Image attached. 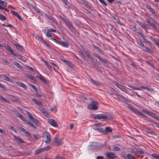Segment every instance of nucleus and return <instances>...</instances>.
I'll return each mask as SVG.
<instances>
[{
	"label": "nucleus",
	"mask_w": 159,
	"mask_h": 159,
	"mask_svg": "<svg viewBox=\"0 0 159 159\" xmlns=\"http://www.w3.org/2000/svg\"><path fill=\"white\" fill-rule=\"evenodd\" d=\"M137 22L140 26L143 28L145 30H148V27H147L145 24L143 23L141 21H138Z\"/></svg>",
	"instance_id": "obj_19"
},
{
	"label": "nucleus",
	"mask_w": 159,
	"mask_h": 159,
	"mask_svg": "<svg viewBox=\"0 0 159 159\" xmlns=\"http://www.w3.org/2000/svg\"><path fill=\"white\" fill-rule=\"evenodd\" d=\"M13 138L16 141H17L18 142L21 143H25L23 140L20 137H17L15 135H14Z\"/></svg>",
	"instance_id": "obj_15"
},
{
	"label": "nucleus",
	"mask_w": 159,
	"mask_h": 159,
	"mask_svg": "<svg viewBox=\"0 0 159 159\" xmlns=\"http://www.w3.org/2000/svg\"><path fill=\"white\" fill-rule=\"evenodd\" d=\"M137 153H139L140 154H144V152L142 149L138 148V151Z\"/></svg>",
	"instance_id": "obj_57"
},
{
	"label": "nucleus",
	"mask_w": 159,
	"mask_h": 159,
	"mask_svg": "<svg viewBox=\"0 0 159 159\" xmlns=\"http://www.w3.org/2000/svg\"><path fill=\"white\" fill-rule=\"evenodd\" d=\"M120 98H121L122 99L125 101L128 102V103H130L131 102V101L127 99L126 97H124L123 95H122V94L120 95Z\"/></svg>",
	"instance_id": "obj_33"
},
{
	"label": "nucleus",
	"mask_w": 159,
	"mask_h": 159,
	"mask_svg": "<svg viewBox=\"0 0 159 159\" xmlns=\"http://www.w3.org/2000/svg\"><path fill=\"white\" fill-rule=\"evenodd\" d=\"M146 132L148 134H154L155 132L150 129H147L146 130Z\"/></svg>",
	"instance_id": "obj_43"
},
{
	"label": "nucleus",
	"mask_w": 159,
	"mask_h": 159,
	"mask_svg": "<svg viewBox=\"0 0 159 159\" xmlns=\"http://www.w3.org/2000/svg\"><path fill=\"white\" fill-rule=\"evenodd\" d=\"M148 115L159 121V117L156 116L154 113L150 112Z\"/></svg>",
	"instance_id": "obj_29"
},
{
	"label": "nucleus",
	"mask_w": 159,
	"mask_h": 159,
	"mask_svg": "<svg viewBox=\"0 0 159 159\" xmlns=\"http://www.w3.org/2000/svg\"><path fill=\"white\" fill-rule=\"evenodd\" d=\"M28 124H29L33 128L35 129L36 128V127L34 125V124L31 122L30 120H27V121H26Z\"/></svg>",
	"instance_id": "obj_31"
},
{
	"label": "nucleus",
	"mask_w": 159,
	"mask_h": 159,
	"mask_svg": "<svg viewBox=\"0 0 159 159\" xmlns=\"http://www.w3.org/2000/svg\"><path fill=\"white\" fill-rule=\"evenodd\" d=\"M77 2L78 3H80L82 4H84L86 3L87 2V1H86V0H77Z\"/></svg>",
	"instance_id": "obj_52"
},
{
	"label": "nucleus",
	"mask_w": 159,
	"mask_h": 159,
	"mask_svg": "<svg viewBox=\"0 0 159 159\" xmlns=\"http://www.w3.org/2000/svg\"><path fill=\"white\" fill-rule=\"evenodd\" d=\"M48 123L53 127H57L58 126V124L57 122L54 120L52 119H49Z\"/></svg>",
	"instance_id": "obj_12"
},
{
	"label": "nucleus",
	"mask_w": 159,
	"mask_h": 159,
	"mask_svg": "<svg viewBox=\"0 0 159 159\" xmlns=\"http://www.w3.org/2000/svg\"><path fill=\"white\" fill-rule=\"evenodd\" d=\"M138 151V148H133L131 152L133 153H137Z\"/></svg>",
	"instance_id": "obj_60"
},
{
	"label": "nucleus",
	"mask_w": 159,
	"mask_h": 159,
	"mask_svg": "<svg viewBox=\"0 0 159 159\" xmlns=\"http://www.w3.org/2000/svg\"><path fill=\"white\" fill-rule=\"evenodd\" d=\"M42 152H43L42 148H41L36 150L35 151L34 153L35 154L37 155Z\"/></svg>",
	"instance_id": "obj_40"
},
{
	"label": "nucleus",
	"mask_w": 159,
	"mask_h": 159,
	"mask_svg": "<svg viewBox=\"0 0 159 159\" xmlns=\"http://www.w3.org/2000/svg\"><path fill=\"white\" fill-rule=\"evenodd\" d=\"M130 29L133 31L137 33H138V31H139L136 27L134 26H130Z\"/></svg>",
	"instance_id": "obj_32"
},
{
	"label": "nucleus",
	"mask_w": 159,
	"mask_h": 159,
	"mask_svg": "<svg viewBox=\"0 0 159 159\" xmlns=\"http://www.w3.org/2000/svg\"><path fill=\"white\" fill-rule=\"evenodd\" d=\"M16 48L20 51L24 53L25 52V50L23 48L22 46L16 43H15Z\"/></svg>",
	"instance_id": "obj_14"
},
{
	"label": "nucleus",
	"mask_w": 159,
	"mask_h": 159,
	"mask_svg": "<svg viewBox=\"0 0 159 159\" xmlns=\"http://www.w3.org/2000/svg\"><path fill=\"white\" fill-rule=\"evenodd\" d=\"M56 159H65L63 157L61 156H59V155L57 154L56 155Z\"/></svg>",
	"instance_id": "obj_58"
},
{
	"label": "nucleus",
	"mask_w": 159,
	"mask_h": 159,
	"mask_svg": "<svg viewBox=\"0 0 159 159\" xmlns=\"http://www.w3.org/2000/svg\"><path fill=\"white\" fill-rule=\"evenodd\" d=\"M39 109L44 114V115L45 116H47L48 115V112L44 108L42 107H39Z\"/></svg>",
	"instance_id": "obj_17"
},
{
	"label": "nucleus",
	"mask_w": 159,
	"mask_h": 159,
	"mask_svg": "<svg viewBox=\"0 0 159 159\" xmlns=\"http://www.w3.org/2000/svg\"><path fill=\"white\" fill-rule=\"evenodd\" d=\"M126 159H136L131 154H128L126 156H123Z\"/></svg>",
	"instance_id": "obj_20"
},
{
	"label": "nucleus",
	"mask_w": 159,
	"mask_h": 159,
	"mask_svg": "<svg viewBox=\"0 0 159 159\" xmlns=\"http://www.w3.org/2000/svg\"><path fill=\"white\" fill-rule=\"evenodd\" d=\"M32 154V152L30 151H27L25 152L24 154L23 155L24 156H30Z\"/></svg>",
	"instance_id": "obj_34"
},
{
	"label": "nucleus",
	"mask_w": 159,
	"mask_h": 159,
	"mask_svg": "<svg viewBox=\"0 0 159 159\" xmlns=\"http://www.w3.org/2000/svg\"><path fill=\"white\" fill-rule=\"evenodd\" d=\"M80 47L82 50L81 51L87 56V57L89 59L92 60V61H93V59L90 55L89 51L87 50L82 45H81Z\"/></svg>",
	"instance_id": "obj_7"
},
{
	"label": "nucleus",
	"mask_w": 159,
	"mask_h": 159,
	"mask_svg": "<svg viewBox=\"0 0 159 159\" xmlns=\"http://www.w3.org/2000/svg\"><path fill=\"white\" fill-rule=\"evenodd\" d=\"M100 147V144L97 142H94L89 146L88 148L89 150H95L98 149Z\"/></svg>",
	"instance_id": "obj_6"
},
{
	"label": "nucleus",
	"mask_w": 159,
	"mask_h": 159,
	"mask_svg": "<svg viewBox=\"0 0 159 159\" xmlns=\"http://www.w3.org/2000/svg\"><path fill=\"white\" fill-rule=\"evenodd\" d=\"M27 4L29 6L31 7L33 9H35L36 7H35L32 4H31L29 2H27Z\"/></svg>",
	"instance_id": "obj_62"
},
{
	"label": "nucleus",
	"mask_w": 159,
	"mask_h": 159,
	"mask_svg": "<svg viewBox=\"0 0 159 159\" xmlns=\"http://www.w3.org/2000/svg\"><path fill=\"white\" fill-rule=\"evenodd\" d=\"M52 34V33L50 31L48 30L47 31L46 33V35L47 37H48V38L51 37H52V36L51 37ZM52 37H53L52 36ZM52 39V38H51V39Z\"/></svg>",
	"instance_id": "obj_44"
},
{
	"label": "nucleus",
	"mask_w": 159,
	"mask_h": 159,
	"mask_svg": "<svg viewBox=\"0 0 159 159\" xmlns=\"http://www.w3.org/2000/svg\"><path fill=\"white\" fill-rule=\"evenodd\" d=\"M11 12L13 15L18 17L20 20L21 21L22 20V19L21 17H20V16L16 12H15L12 10H11Z\"/></svg>",
	"instance_id": "obj_16"
},
{
	"label": "nucleus",
	"mask_w": 159,
	"mask_h": 159,
	"mask_svg": "<svg viewBox=\"0 0 159 159\" xmlns=\"http://www.w3.org/2000/svg\"><path fill=\"white\" fill-rule=\"evenodd\" d=\"M136 42L139 45L142 46L143 47H145V45L143 43L141 40L137 39L136 40Z\"/></svg>",
	"instance_id": "obj_26"
},
{
	"label": "nucleus",
	"mask_w": 159,
	"mask_h": 159,
	"mask_svg": "<svg viewBox=\"0 0 159 159\" xmlns=\"http://www.w3.org/2000/svg\"><path fill=\"white\" fill-rule=\"evenodd\" d=\"M16 116L20 118L24 122L27 121V120H26L25 118L21 114L19 113H16Z\"/></svg>",
	"instance_id": "obj_22"
},
{
	"label": "nucleus",
	"mask_w": 159,
	"mask_h": 159,
	"mask_svg": "<svg viewBox=\"0 0 159 159\" xmlns=\"http://www.w3.org/2000/svg\"><path fill=\"white\" fill-rule=\"evenodd\" d=\"M18 84L20 87L23 88L25 89H27L26 85L24 83L21 82H19V83H18Z\"/></svg>",
	"instance_id": "obj_28"
},
{
	"label": "nucleus",
	"mask_w": 159,
	"mask_h": 159,
	"mask_svg": "<svg viewBox=\"0 0 159 159\" xmlns=\"http://www.w3.org/2000/svg\"><path fill=\"white\" fill-rule=\"evenodd\" d=\"M5 48L10 52L11 54H13L14 56L17 57L19 59H20V60L22 61L25 62V61L24 60V59L22 58V56L21 55L14 53L13 52L12 50L11 49V48L10 47H9L8 45H7L6 46Z\"/></svg>",
	"instance_id": "obj_5"
},
{
	"label": "nucleus",
	"mask_w": 159,
	"mask_h": 159,
	"mask_svg": "<svg viewBox=\"0 0 159 159\" xmlns=\"http://www.w3.org/2000/svg\"><path fill=\"white\" fill-rule=\"evenodd\" d=\"M0 4H2L3 7H6L7 5V3L6 2H4L2 1H1L0 0Z\"/></svg>",
	"instance_id": "obj_45"
},
{
	"label": "nucleus",
	"mask_w": 159,
	"mask_h": 159,
	"mask_svg": "<svg viewBox=\"0 0 159 159\" xmlns=\"http://www.w3.org/2000/svg\"><path fill=\"white\" fill-rule=\"evenodd\" d=\"M52 40L55 42L61 45V46L68 48L69 45V43L68 42H63L60 40H58L56 39L53 38L52 37L51 39Z\"/></svg>",
	"instance_id": "obj_4"
},
{
	"label": "nucleus",
	"mask_w": 159,
	"mask_h": 159,
	"mask_svg": "<svg viewBox=\"0 0 159 159\" xmlns=\"http://www.w3.org/2000/svg\"><path fill=\"white\" fill-rule=\"evenodd\" d=\"M53 141V144L56 146H59L60 145H62L63 143L62 140L61 139L57 137H54Z\"/></svg>",
	"instance_id": "obj_8"
},
{
	"label": "nucleus",
	"mask_w": 159,
	"mask_h": 159,
	"mask_svg": "<svg viewBox=\"0 0 159 159\" xmlns=\"http://www.w3.org/2000/svg\"><path fill=\"white\" fill-rule=\"evenodd\" d=\"M146 7L152 14H155V11L153 8L151 7L149 5L146 4L145 6Z\"/></svg>",
	"instance_id": "obj_18"
},
{
	"label": "nucleus",
	"mask_w": 159,
	"mask_h": 159,
	"mask_svg": "<svg viewBox=\"0 0 159 159\" xmlns=\"http://www.w3.org/2000/svg\"><path fill=\"white\" fill-rule=\"evenodd\" d=\"M98 106L99 104L97 102L93 101L88 105L87 108L91 110H96L98 109Z\"/></svg>",
	"instance_id": "obj_3"
},
{
	"label": "nucleus",
	"mask_w": 159,
	"mask_h": 159,
	"mask_svg": "<svg viewBox=\"0 0 159 159\" xmlns=\"http://www.w3.org/2000/svg\"><path fill=\"white\" fill-rule=\"evenodd\" d=\"M105 130L107 133L111 132L112 131L111 129L109 127H106Z\"/></svg>",
	"instance_id": "obj_42"
},
{
	"label": "nucleus",
	"mask_w": 159,
	"mask_h": 159,
	"mask_svg": "<svg viewBox=\"0 0 159 159\" xmlns=\"http://www.w3.org/2000/svg\"><path fill=\"white\" fill-rule=\"evenodd\" d=\"M42 137L43 139H45L44 140V142L47 143H49L51 140V135L47 131H45L43 132Z\"/></svg>",
	"instance_id": "obj_2"
},
{
	"label": "nucleus",
	"mask_w": 159,
	"mask_h": 159,
	"mask_svg": "<svg viewBox=\"0 0 159 159\" xmlns=\"http://www.w3.org/2000/svg\"><path fill=\"white\" fill-rule=\"evenodd\" d=\"M13 64L15 66L18 68L21 69L22 67V66L16 61H14Z\"/></svg>",
	"instance_id": "obj_48"
},
{
	"label": "nucleus",
	"mask_w": 159,
	"mask_h": 159,
	"mask_svg": "<svg viewBox=\"0 0 159 159\" xmlns=\"http://www.w3.org/2000/svg\"><path fill=\"white\" fill-rule=\"evenodd\" d=\"M94 119H110V118H108L107 116L102 115V114H97L94 116Z\"/></svg>",
	"instance_id": "obj_9"
},
{
	"label": "nucleus",
	"mask_w": 159,
	"mask_h": 159,
	"mask_svg": "<svg viewBox=\"0 0 159 159\" xmlns=\"http://www.w3.org/2000/svg\"><path fill=\"white\" fill-rule=\"evenodd\" d=\"M93 128L94 130L99 131L100 133H103L104 132L103 129L102 128L98 126V124H95L93 125Z\"/></svg>",
	"instance_id": "obj_13"
},
{
	"label": "nucleus",
	"mask_w": 159,
	"mask_h": 159,
	"mask_svg": "<svg viewBox=\"0 0 159 159\" xmlns=\"http://www.w3.org/2000/svg\"><path fill=\"white\" fill-rule=\"evenodd\" d=\"M107 27L111 30H113V26L110 24L107 25Z\"/></svg>",
	"instance_id": "obj_64"
},
{
	"label": "nucleus",
	"mask_w": 159,
	"mask_h": 159,
	"mask_svg": "<svg viewBox=\"0 0 159 159\" xmlns=\"http://www.w3.org/2000/svg\"><path fill=\"white\" fill-rule=\"evenodd\" d=\"M25 133V135L28 136L29 138H32L31 134L29 132L26 131Z\"/></svg>",
	"instance_id": "obj_55"
},
{
	"label": "nucleus",
	"mask_w": 159,
	"mask_h": 159,
	"mask_svg": "<svg viewBox=\"0 0 159 159\" xmlns=\"http://www.w3.org/2000/svg\"><path fill=\"white\" fill-rule=\"evenodd\" d=\"M35 37L37 39L39 40L41 42L43 40V39L42 37L39 36L38 34H36L35 36Z\"/></svg>",
	"instance_id": "obj_51"
},
{
	"label": "nucleus",
	"mask_w": 159,
	"mask_h": 159,
	"mask_svg": "<svg viewBox=\"0 0 159 159\" xmlns=\"http://www.w3.org/2000/svg\"><path fill=\"white\" fill-rule=\"evenodd\" d=\"M105 156L108 159H114L116 157L115 154L112 152H107Z\"/></svg>",
	"instance_id": "obj_11"
},
{
	"label": "nucleus",
	"mask_w": 159,
	"mask_h": 159,
	"mask_svg": "<svg viewBox=\"0 0 159 159\" xmlns=\"http://www.w3.org/2000/svg\"><path fill=\"white\" fill-rule=\"evenodd\" d=\"M30 85L33 88L35 92H38V89L34 85L31 84Z\"/></svg>",
	"instance_id": "obj_50"
},
{
	"label": "nucleus",
	"mask_w": 159,
	"mask_h": 159,
	"mask_svg": "<svg viewBox=\"0 0 159 159\" xmlns=\"http://www.w3.org/2000/svg\"><path fill=\"white\" fill-rule=\"evenodd\" d=\"M43 62L45 63V64L48 67L50 68L51 69L52 68L51 66L49 64L47 61H43Z\"/></svg>",
	"instance_id": "obj_63"
},
{
	"label": "nucleus",
	"mask_w": 159,
	"mask_h": 159,
	"mask_svg": "<svg viewBox=\"0 0 159 159\" xmlns=\"http://www.w3.org/2000/svg\"><path fill=\"white\" fill-rule=\"evenodd\" d=\"M138 33L140 35L141 37L143 38V39L146 42L150 44V42L148 41L147 39H146L144 36L143 35V34L141 33L138 32Z\"/></svg>",
	"instance_id": "obj_25"
},
{
	"label": "nucleus",
	"mask_w": 159,
	"mask_h": 159,
	"mask_svg": "<svg viewBox=\"0 0 159 159\" xmlns=\"http://www.w3.org/2000/svg\"><path fill=\"white\" fill-rule=\"evenodd\" d=\"M26 76L29 79H31L32 80H34V78L30 74L27 73L26 74Z\"/></svg>",
	"instance_id": "obj_39"
},
{
	"label": "nucleus",
	"mask_w": 159,
	"mask_h": 159,
	"mask_svg": "<svg viewBox=\"0 0 159 159\" xmlns=\"http://www.w3.org/2000/svg\"><path fill=\"white\" fill-rule=\"evenodd\" d=\"M149 38L151 39L152 41H154L155 43V44L157 46L158 45H159V42L156 39H155L153 38L151 36L149 37Z\"/></svg>",
	"instance_id": "obj_36"
},
{
	"label": "nucleus",
	"mask_w": 159,
	"mask_h": 159,
	"mask_svg": "<svg viewBox=\"0 0 159 159\" xmlns=\"http://www.w3.org/2000/svg\"><path fill=\"white\" fill-rule=\"evenodd\" d=\"M74 23L78 25H80L81 24V22L79 20H75Z\"/></svg>",
	"instance_id": "obj_59"
},
{
	"label": "nucleus",
	"mask_w": 159,
	"mask_h": 159,
	"mask_svg": "<svg viewBox=\"0 0 159 159\" xmlns=\"http://www.w3.org/2000/svg\"><path fill=\"white\" fill-rule=\"evenodd\" d=\"M115 84L116 85L119 89H120L122 91L126 92L127 90L126 89V87L123 86V85L119 84L118 82L115 81L114 82Z\"/></svg>",
	"instance_id": "obj_10"
},
{
	"label": "nucleus",
	"mask_w": 159,
	"mask_h": 159,
	"mask_svg": "<svg viewBox=\"0 0 159 159\" xmlns=\"http://www.w3.org/2000/svg\"><path fill=\"white\" fill-rule=\"evenodd\" d=\"M26 113H27V115L28 116H29V118L31 120L32 119H33V118H34V117H33V116H32V115L31 114V113H30V112H28V111H26Z\"/></svg>",
	"instance_id": "obj_49"
},
{
	"label": "nucleus",
	"mask_w": 159,
	"mask_h": 159,
	"mask_svg": "<svg viewBox=\"0 0 159 159\" xmlns=\"http://www.w3.org/2000/svg\"><path fill=\"white\" fill-rule=\"evenodd\" d=\"M45 15L48 18V19L51 20L52 21V22L55 23L57 21L56 20L54 17H52L50 15H48V14L46 13L45 14Z\"/></svg>",
	"instance_id": "obj_21"
},
{
	"label": "nucleus",
	"mask_w": 159,
	"mask_h": 159,
	"mask_svg": "<svg viewBox=\"0 0 159 159\" xmlns=\"http://www.w3.org/2000/svg\"><path fill=\"white\" fill-rule=\"evenodd\" d=\"M143 48H145L146 49V51L147 52L149 53H152L153 52V51L147 47L145 46V47H143Z\"/></svg>",
	"instance_id": "obj_41"
},
{
	"label": "nucleus",
	"mask_w": 159,
	"mask_h": 159,
	"mask_svg": "<svg viewBox=\"0 0 159 159\" xmlns=\"http://www.w3.org/2000/svg\"><path fill=\"white\" fill-rule=\"evenodd\" d=\"M74 58L75 60L80 63H82V61L77 56H74Z\"/></svg>",
	"instance_id": "obj_37"
},
{
	"label": "nucleus",
	"mask_w": 159,
	"mask_h": 159,
	"mask_svg": "<svg viewBox=\"0 0 159 159\" xmlns=\"http://www.w3.org/2000/svg\"><path fill=\"white\" fill-rule=\"evenodd\" d=\"M6 17L4 15L0 14V19L2 20H5L6 19Z\"/></svg>",
	"instance_id": "obj_56"
},
{
	"label": "nucleus",
	"mask_w": 159,
	"mask_h": 159,
	"mask_svg": "<svg viewBox=\"0 0 159 159\" xmlns=\"http://www.w3.org/2000/svg\"><path fill=\"white\" fill-rule=\"evenodd\" d=\"M32 100L34 102H35V104H36V105L38 106H41L42 105L41 102L39 101H38L36 99L34 98H32Z\"/></svg>",
	"instance_id": "obj_23"
},
{
	"label": "nucleus",
	"mask_w": 159,
	"mask_h": 159,
	"mask_svg": "<svg viewBox=\"0 0 159 159\" xmlns=\"http://www.w3.org/2000/svg\"><path fill=\"white\" fill-rule=\"evenodd\" d=\"M79 52L82 57L84 58L85 57V55H84V53L82 51H79Z\"/></svg>",
	"instance_id": "obj_61"
},
{
	"label": "nucleus",
	"mask_w": 159,
	"mask_h": 159,
	"mask_svg": "<svg viewBox=\"0 0 159 159\" xmlns=\"http://www.w3.org/2000/svg\"><path fill=\"white\" fill-rule=\"evenodd\" d=\"M42 43L44 44V45H46L47 47H50V44L47 42L46 41L44 40L43 39L41 41V42Z\"/></svg>",
	"instance_id": "obj_46"
},
{
	"label": "nucleus",
	"mask_w": 159,
	"mask_h": 159,
	"mask_svg": "<svg viewBox=\"0 0 159 159\" xmlns=\"http://www.w3.org/2000/svg\"><path fill=\"white\" fill-rule=\"evenodd\" d=\"M62 61L65 62V63H66L70 67L72 66V64L70 61H69L66 59H63V60H62Z\"/></svg>",
	"instance_id": "obj_27"
},
{
	"label": "nucleus",
	"mask_w": 159,
	"mask_h": 159,
	"mask_svg": "<svg viewBox=\"0 0 159 159\" xmlns=\"http://www.w3.org/2000/svg\"><path fill=\"white\" fill-rule=\"evenodd\" d=\"M31 120L33 121L36 125H39V122L38 120L34 118H33Z\"/></svg>",
	"instance_id": "obj_47"
},
{
	"label": "nucleus",
	"mask_w": 159,
	"mask_h": 159,
	"mask_svg": "<svg viewBox=\"0 0 159 159\" xmlns=\"http://www.w3.org/2000/svg\"><path fill=\"white\" fill-rule=\"evenodd\" d=\"M152 156L153 159H159V155L155 153L152 154Z\"/></svg>",
	"instance_id": "obj_38"
},
{
	"label": "nucleus",
	"mask_w": 159,
	"mask_h": 159,
	"mask_svg": "<svg viewBox=\"0 0 159 159\" xmlns=\"http://www.w3.org/2000/svg\"><path fill=\"white\" fill-rule=\"evenodd\" d=\"M50 148H51V147L50 146H48L47 147H44V148H42L43 151H44L48 150L50 149Z\"/></svg>",
	"instance_id": "obj_53"
},
{
	"label": "nucleus",
	"mask_w": 159,
	"mask_h": 159,
	"mask_svg": "<svg viewBox=\"0 0 159 159\" xmlns=\"http://www.w3.org/2000/svg\"><path fill=\"white\" fill-rule=\"evenodd\" d=\"M0 99L3 100V101L5 102L6 103H10V102L8 99L4 98L1 95H0Z\"/></svg>",
	"instance_id": "obj_30"
},
{
	"label": "nucleus",
	"mask_w": 159,
	"mask_h": 159,
	"mask_svg": "<svg viewBox=\"0 0 159 159\" xmlns=\"http://www.w3.org/2000/svg\"><path fill=\"white\" fill-rule=\"evenodd\" d=\"M111 147L112 148V150L113 151H118L120 150V148L116 146L115 145H112Z\"/></svg>",
	"instance_id": "obj_35"
},
{
	"label": "nucleus",
	"mask_w": 159,
	"mask_h": 159,
	"mask_svg": "<svg viewBox=\"0 0 159 159\" xmlns=\"http://www.w3.org/2000/svg\"><path fill=\"white\" fill-rule=\"evenodd\" d=\"M39 75H37V77L43 81L45 83H47L46 80L43 77V76L41 74L39 73Z\"/></svg>",
	"instance_id": "obj_24"
},
{
	"label": "nucleus",
	"mask_w": 159,
	"mask_h": 159,
	"mask_svg": "<svg viewBox=\"0 0 159 159\" xmlns=\"http://www.w3.org/2000/svg\"><path fill=\"white\" fill-rule=\"evenodd\" d=\"M59 17L64 22L68 27L70 30L71 32H75L76 31V30L72 24H71L69 21L61 16H59Z\"/></svg>",
	"instance_id": "obj_1"
},
{
	"label": "nucleus",
	"mask_w": 159,
	"mask_h": 159,
	"mask_svg": "<svg viewBox=\"0 0 159 159\" xmlns=\"http://www.w3.org/2000/svg\"><path fill=\"white\" fill-rule=\"evenodd\" d=\"M25 133V135L28 136L29 138H32L31 134L29 132L26 131Z\"/></svg>",
	"instance_id": "obj_54"
}]
</instances>
